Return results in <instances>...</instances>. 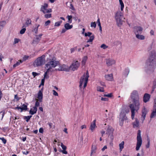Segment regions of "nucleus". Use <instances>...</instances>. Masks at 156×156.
Here are the masks:
<instances>
[{"mask_svg": "<svg viewBox=\"0 0 156 156\" xmlns=\"http://www.w3.org/2000/svg\"><path fill=\"white\" fill-rule=\"evenodd\" d=\"M58 62L52 59L51 60L48 61L45 64V68L47 70L44 75V78L41 80L40 85L43 86L45 79H48L49 77L48 73L49 72H52L55 71L54 68L57 66Z\"/></svg>", "mask_w": 156, "mask_h": 156, "instance_id": "nucleus-1", "label": "nucleus"}, {"mask_svg": "<svg viewBox=\"0 0 156 156\" xmlns=\"http://www.w3.org/2000/svg\"><path fill=\"white\" fill-rule=\"evenodd\" d=\"M156 65V52L153 50L150 52V56L145 64V67L147 72L148 70L153 71Z\"/></svg>", "mask_w": 156, "mask_h": 156, "instance_id": "nucleus-2", "label": "nucleus"}, {"mask_svg": "<svg viewBox=\"0 0 156 156\" xmlns=\"http://www.w3.org/2000/svg\"><path fill=\"white\" fill-rule=\"evenodd\" d=\"M133 103L129 105L131 112V118L132 119L134 118L135 112H137L140 108V101H133Z\"/></svg>", "mask_w": 156, "mask_h": 156, "instance_id": "nucleus-3", "label": "nucleus"}, {"mask_svg": "<svg viewBox=\"0 0 156 156\" xmlns=\"http://www.w3.org/2000/svg\"><path fill=\"white\" fill-rule=\"evenodd\" d=\"M129 110L128 108H123L121 112L119 115V125L122 126L123 125L124 120L127 119V118L126 116V114L129 112Z\"/></svg>", "mask_w": 156, "mask_h": 156, "instance_id": "nucleus-4", "label": "nucleus"}, {"mask_svg": "<svg viewBox=\"0 0 156 156\" xmlns=\"http://www.w3.org/2000/svg\"><path fill=\"white\" fill-rule=\"evenodd\" d=\"M46 62L45 56L43 55L37 58L34 61L33 65L34 67H38L43 65Z\"/></svg>", "mask_w": 156, "mask_h": 156, "instance_id": "nucleus-5", "label": "nucleus"}, {"mask_svg": "<svg viewBox=\"0 0 156 156\" xmlns=\"http://www.w3.org/2000/svg\"><path fill=\"white\" fill-rule=\"evenodd\" d=\"M89 77V74L87 71L86 73H84L83 76L80 78V88L82 87L83 84L84 88L86 87Z\"/></svg>", "mask_w": 156, "mask_h": 156, "instance_id": "nucleus-6", "label": "nucleus"}, {"mask_svg": "<svg viewBox=\"0 0 156 156\" xmlns=\"http://www.w3.org/2000/svg\"><path fill=\"white\" fill-rule=\"evenodd\" d=\"M123 17V15L122 12L119 10L115 14V18L118 26H121L122 25L123 21L122 19Z\"/></svg>", "mask_w": 156, "mask_h": 156, "instance_id": "nucleus-7", "label": "nucleus"}, {"mask_svg": "<svg viewBox=\"0 0 156 156\" xmlns=\"http://www.w3.org/2000/svg\"><path fill=\"white\" fill-rule=\"evenodd\" d=\"M141 132L140 130H139L138 131L137 135V143L136 148V151L139 150L142 143V140L141 136Z\"/></svg>", "mask_w": 156, "mask_h": 156, "instance_id": "nucleus-8", "label": "nucleus"}, {"mask_svg": "<svg viewBox=\"0 0 156 156\" xmlns=\"http://www.w3.org/2000/svg\"><path fill=\"white\" fill-rule=\"evenodd\" d=\"M48 4L44 3L43 5H42L41 7L40 11L43 12L44 14L51 13L52 12V10L51 9H48Z\"/></svg>", "mask_w": 156, "mask_h": 156, "instance_id": "nucleus-9", "label": "nucleus"}, {"mask_svg": "<svg viewBox=\"0 0 156 156\" xmlns=\"http://www.w3.org/2000/svg\"><path fill=\"white\" fill-rule=\"evenodd\" d=\"M37 98V99H36V101L35 106H34L36 107L37 108L39 105H40V103L38 101L40 102H42V101L43 94L41 90H39L38 93Z\"/></svg>", "mask_w": 156, "mask_h": 156, "instance_id": "nucleus-10", "label": "nucleus"}, {"mask_svg": "<svg viewBox=\"0 0 156 156\" xmlns=\"http://www.w3.org/2000/svg\"><path fill=\"white\" fill-rule=\"evenodd\" d=\"M114 131V129L112 126H108L106 130V134L108 135V136L112 142L114 138L113 135Z\"/></svg>", "mask_w": 156, "mask_h": 156, "instance_id": "nucleus-11", "label": "nucleus"}, {"mask_svg": "<svg viewBox=\"0 0 156 156\" xmlns=\"http://www.w3.org/2000/svg\"><path fill=\"white\" fill-rule=\"evenodd\" d=\"M80 66V63L77 61H74L69 66L70 70L74 71L77 70Z\"/></svg>", "mask_w": 156, "mask_h": 156, "instance_id": "nucleus-12", "label": "nucleus"}, {"mask_svg": "<svg viewBox=\"0 0 156 156\" xmlns=\"http://www.w3.org/2000/svg\"><path fill=\"white\" fill-rule=\"evenodd\" d=\"M130 97L132 101H140L139 97L136 90H133L131 93Z\"/></svg>", "mask_w": 156, "mask_h": 156, "instance_id": "nucleus-13", "label": "nucleus"}, {"mask_svg": "<svg viewBox=\"0 0 156 156\" xmlns=\"http://www.w3.org/2000/svg\"><path fill=\"white\" fill-rule=\"evenodd\" d=\"M55 70H56L69 72L70 71V68L69 67L68 65L63 64L60 66L58 69H56Z\"/></svg>", "mask_w": 156, "mask_h": 156, "instance_id": "nucleus-14", "label": "nucleus"}, {"mask_svg": "<svg viewBox=\"0 0 156 156\" xmlns=\"http://www.w3.org/2000/svg\"><path fill=\"white\" fill-rule=\"evenodd\" d=\"M106 64L107 66H111L112 65H114L115 63V61L111 58H109L106 59Z\"/></svg>", "mask_w": 156, "mask_h": 156, "instance_id": "nucleus-15", "label": "nucleus"}, {"mask_svg": "<svg viewBox=\"0 0 156 156\" xmlns=\"http://www.w3.org/2000/svg\"><path fill=\"white\" fill-rule=\"evenodd\" d=\"M143 30V28L140 27H136L134 28V32L136 35L141 34Z\"/></svg>", "mask_w": 156, "mask_h": 156, "instance_id": "nucleus-16", "label": "nucleus"}, {"mask_svg": "<svg viewBox=\"0 0 156 156\" xmlns=\"http://www.w3.org/2000/svg\"><path fill=\"white\" fill-rule=\"evenodd\" d=\"M97 127L96 125V120H94L90 124V126L89 129L93 132L95 129Z\"/></svg>", "mask_w": 156, "mask_h": 156, "instance_id": "nucleus-17", "label": "nucleus"}, {"mask_svg": "<svg viewBox=\"0 0 156 156\" xmlns=\"http://www.w3.org/2000/svg\"><path fill=\"white\" fill-rule=\"evenodd\" d=\"M147 112V110L144 107L142 111V117H141V120L143 121L144 120L146 115Z\"/></svg>", "mask_w": 156, "mask_h": 156, "instance_id": "nucleus-18", "label": "nucleus"}, {"mask_svg": "<svg viewBox=\"0 0 156 156\" xmlns=\"http://www.w3.org/2000/svg\"><path fill=\"white\" fill-rule=\"evenodd\" d=\"M147 112V110L144 107L142 111V117H141V120L143 121L144 120L146 115Z\"/></svg>", "mask_w": 156, "mask_h": 156, "instance_id": "nucleus-19", "label": "nucleus"}, {"mask_svg": "<svg viewBox=\"0 0 156 156\" xmlns=\"http://www.w3.org/2000/svg\"><path fill=\"white\" fill-rule=\"evenodd\" d=\"M150 95L149 94L145 93L143 97V101L144 102L146 103L149 101L150 98Z\"/></svg>", "mask_w": 156, "mask_h": 156, "instance_id": "nucleus-20", "label": "nucleus"}, {"mask_svg": "<svg viewBox=\"0 0 156 156\" xmlns=\"http://www.w3.org/2000/svg\"><path fill=\"white\" fill-rule=\"evenodd\" d=\"M97 145L95 144H93L91 147V153L90 154V156L92 154L96 152V151L97 150Z\"/></svg>", "mask_w": 156, "mask_h": 156, "instance_id": "nucleus-21", "label": "nucleus"}, {"mask_svg": "<svg viewBox=\"0 0 156 156\" xmlns=\"http://www.w3.org/2000/svg\"><path fill=\"white\" fill-rule=\"evenodd\" d=\"M105 78L106 80L108 81H112L113 80V75L112 74L105 75Z\"/></svg>", "mask_w": 156, "mask_h": 156, "instance_id": "nucleus-22", "label": "nucleus"}, {"mask_svg": "<svg viewBox=\"0 0 156 156\" xmlns=\"http://www.w3.org/2000/svg\"><path fill=\"white\" fill-rule=\"evenodd\" d=\"M37 111V108L36 107H34L33 108V109L31 108L29 111L30 114L33 115L36 113Z\"/></svg>", "mask_w": 156, "mask_h": 156, "instance_id": "nucleus-23", "label": "nucleus"}, {"mask_svg": "<svg viewBox=\"0 0 156 156\" xmlns=\"http://www.w3.org/2000/svg\"><path fill=\"white\" fill-rule=\"evenodd\" d=\"M156 116V106H154L153 110V112H152L151 115V118H153Z\"/></svg>", "mask_w": 156, "mask_h": 156, "instance_id": "nucleus-24", "label": "nucleus"}, {"mask_svg": "<svg viewBox=\"0 0 156 156\" xmlns=\"http://www.w3.org/2000/svg\"><path fill=\"white\" fill-rule=\"evenodd\" d=\"M136 37L137 39L140 40H144L145 38L144 36L140 34L136 35Z\"/></svg>", "mask_w": 156, "mask_h": 156, "instance_id": "nucleus-25", "label": "nucleus"}, {"mask_svg": "<svg viewBox=\"0 0 156 156\" xmlns=\"http://www.w3.org/2000/svg\"><path fill=\"white\" fill-rule=\"evenodd\" d=\"M73 27V25H70L69 23H66L64 25V27L67 30L71 29Z\"/></svg>", "mask_w": 156, "mask_h": 156, "instance_id": "nucleus-26", "label": "nucleus"}, {"mask_svg": "<svg viewBox=\"0 0 156 156\" xmlns=\"http://www.w3.org/2000/svg\"><path fill=\"white\" fill-rule=\"evenodd\" d=\"M133 125L134 128H136L139 126V121L137 119H136L135 122L133 123Z\"/></svg>", "mask_w": 156, "mask_h": 156, "instance_id": "nucleus-27", "label": "nucleus"}, {"mask_svg": "<svg viewBox=\"0 0 156 156\" xmlns=\"http://www.w3.org/2000/svg\"><path fill=\"white\" fill-rule=\"evenodd\" d=\"M16 108L18 109V110L20 109L21 110V112H22L23 110H26L27 109V106L26 105H25L24 104H23L22 105V107H17Z\"/></svg>", "mask_w": 156, "mask_h": 156, "instance_id": "nucleus-28", "label": "nucleus"}, {"mask_svg": "<svg viewBox=\"0 0 156 156\" xmlns=\"http://www.w3.org/2000/svg\"><path fill=\"white\" fill-rule=\"evenodd\" d=\"M156 88V79L154 80L153 82V85L152 87V91L151 93H152L154 90Z\"/></svg>", "mask_w": 156, "mask_h": 156, "instance_id": "nucleus-29", "label": "nucleus"}, {"mask_svg": "<svg viewBox=\"0 0 156 156\" xmlns=\"http://www.w3.org/2000/svg\"><path fill=\"white\" fill-rule=\"evenodd\" d=\"M94 38V35H92L90 37V38L87 41V42H91Z\"/></svg>", "mask_w": 156, "mask_h": 156, "instance_id": "nucleus-30", "label": "nucleus"}, {"mask_svg": "<svg viewBox=\"0 0 156 156\" xmlns=\"http://www.w3.org/2000/svg\"><path fill=\"white\" fill-rule=\"evenodd\" d=\"M120 4L121 5V10L122 11L124 7V4L122 0H119Z\"/></svg>", "mask_w": 156, "mask_h": 156, "instance_id": "nucleus-31", "label": "nucleus"}, {"mask_svg": "<svg viewBox=\"0 0 156 156\" xmlns=\"http://www.w3.org/2000/svg\"><path fill=\"white\" fill-rule=\"evenodd\" d=\"M124 142L122 141L119 144V150L120 151H121L124 148Z\"/></svg>", "mask_w": 156, "mask_h": 156, "instance_id": "nucleus-32", "label": "nucleus"}, {"mask_svg": "<svg viewBox=\"0 0 156 156\" xmlns=\"http://www.w3.org/2000/svg\"><path fill=\"white\" fill-rule=\"evenodd\" d=\"M23 61L22 60H19L17 62L16 64H14L13 65V67L15 68L16 66H19L20 65V63L23 62Z\"/></svg>", "mask_w": 156, "mask_h": 156, "instance_id": "nucleus-33", "label": "nucleus"}, {"mask_svg": "<svg viewBox=\"0 0 156 156\" xmlns=\"http://www.w3.org/2000/svg\"><path fill=\"white\" fill-rule=\"evenodd\" d=\"M25 24L27 26L31 24V20L29 18H27Z\"/></svg>", "mask_w": 156, "mask_h": 156, "instance_id": "nucleus-34", "label": "nucleus"}, {"mask_svg": "<svg viewBox=\"0 0 156 156\" xmlns=\"http://www.w3.org/2000/svg\"><path fill=\"white\" fill-rule=\"evenodd\" d=\"M129 69H125L123 73L124 75L125 76H127L129 73Z\"/></svg>", "mask_w": 156, "mask_h": 156, "instance_id": "nucleus-35", "label": "nucleus"}, {"mask_svg": "<svg viewBox=\"0 0 156 156\" xmlns=\"http://www.w3.org/2000/svg\"><path fill=\"white\" fill-rule=\"evenodd\" d=\"M87 59V56H84L82 59V64L84 65L86 62Z\"/></svg>", "mask_w": 156, "mask_h": 156, "instance_id": "nucleus-36", "label": "nucleus"}, {"mask_svg": "<svg viewBox=\"0 0 156 156\" xmlns=\"http://www.w3.org/2000/svg\"><path fill=\"white\" fill-rule=\"evenodd\" d=\"M44 17L45 18L48 19L51 17V14L50 13L44 14Z\"/></svg>", "mask_w": 156, "mask_h": 156, "instance_id": "nucleus-37", "label": "nucleus"}, {"mask_svg": "<svg viewBox=\"0 0 156 156\" xmlns=\"http://www.w3.org/2000/svg\"><path fill=\"white\" fill-rule=\"evenodd\" d=\"M97 90L98 91L101 92H103L104 91V88L103 87H101L100 86L97 87Z\"/></svg>", "mask_w": 156, "mask_h": 156, "instance_id": "nucleus-38", "label": "nucleus"}, {"mask_svg": "<svg viewBox=\"0 0 156 156\" xmlns=\"http://www.w3.org/2000/svg\"><path fill=\"white\" fill-rule=\"evenodd\" d=\"M67 18L68 19V22L69 23H71L72 22V16H67Z\"/></svg>", "mask_w": 156, "mask_h": 156, "instance_id": "nucleus-39", "label": "nucleus"}, {"mask_svg": "<svg viewBox=\"0 0 156 156\" xmlns=\"http://www.w3.org/2000/svg\"><path fill=\"white\" fill-rule=\"evenodd\" d=\"M40 26V25L38 24L37 25H36V27L33 30V32H35L36 34H37L38 31V28Z\"/></svg>", "mask_w": 156, "mask_h": 156, "instance_id": "nucleus-40", "label": "nucleus"}, {"mask_svg": "<svg viewBox=\"0 0 156 156\" xmlns=\"http://www.w3.org/2000/svg\"><path fill=\"white\" fill-rule=\"evenodd\" d=\"M62 21H60L58 22L55 23V27L59 26L60 25V24L62 23Z\"/></svg>", "mask_w": 156, "mask_h": 156, "instance_id": "nucleus-41", "label": "nucleus"}, {"mask_svg": "<svg viewBox=\"0 0 156 156\" xmlns=\"http://www.w3.org/2000/svg\"><path fill=\"white\" fill-rule=\"evenodd\" d=\"M5 114V112L4 111H1L0 112V115H2V117L1 119V120H2L3 119V118L4 116V115Z\"/></svg>", "mask_w": 156, "mask_h": 156, "instance_id": "nucleus-42", "label": "nucleus"}, {"mask_svg": "<svg viewBox=\"0 0 156 156\" xmlns=\"http://www.w3.org/2000/svg\"><path fill=\"white\" fill-rule=\"evenodd\" d=\"M32 117L31 115H29L24 117V119H26V121L28 122L30 118Z\"/></svg>", "mask_w": 156, "mask_h": 156, "instance_id": "nucleus-43", "label": "nucleus"}, {"mask_svg": "<svg viewBox=\"0 0 156 156\" xmlns=\"http://www.w3.org/2000/svg\"><path fill=\"white\" fill-rule=\"evenodd\" d=\"M5 21H3L0 22V26L2 27V28L5 26Z\"/></svg>", "mask_w": 156, "mask_h": 156, "instance_id": "nucleus-44", "label": "nucleus"}, {"mask_svg": "<svg viewBox=\"0 0 156 156\" xmlns=\"http://www.w3.org/2000/svg\"><path fill=\"white\" fill-rule=\"evenodd\" d=\"M92 35V33L90 32H88L87 33H84V35L85 37H90Z\"/></svg>", "mask_w": 156, "mask_h": 156, "instance_id": "nucleus-45", "label": "nucleus"}, {"mask_svg": "<svg viewBox=\"0 0 156 156\" xmlns=\"http://www.w3.org/2000/svg\"><path fill=\"white\" fill-rule=\"evenodd\" d=\"M29 58V56L27 55H24L23 58V60H22L23 62L24 61H25L26 60H27Z\"/></svg>", "mask_w": 156, "mask_h": 156, "instance_id": "nucleus-46", "label": "nucleus"}, {"mask_svg": "<svg viewBox=\"0 0 156 156\" xmlns=\"http://www.w3.org/2000/svg\"><path fill=\"white\" fill-rule=\"evenodd\" d=\"M26 30V29L25 28H23L20 30V33L22 34H23L25 32Z\"/></svg>", "mask_w": 156, "mask_h": 156, "instance_id": "nucleus-47", "label": "nucleus"}, {"mask_svg": "<svg viewBox=\"0 0 156 156\" xmlns=\"http://www.w3.org/2000/svg\"><path fill=\"white\" fill-rule=\"evenodd\" d=\"M101 48H103V49H105L108 48V46L105 44H103L101 45Z\"/></svg>", "mask_w": 156, "mask_h": 156, "instance_id": "nucleus-48", "label": "nucleus"}, {"mask_svg": "<svg viewBox=\"0 0 156 156\" xmlns=\"http://www.w3.org/2000/svg\"><path fill=\"white\" fill-rule=\"evenodd\" d=\"M96 24L95 22H91L90 24V26L91 27H94L95 28L96 27Z\"/></svg>", "mask_w": 156, "mask_h": 156, "instance_id": "nucleus-49", "label": "nucleus"}, {"mask_svg": "<svg viewBox=\"0 0 156 156\" xmlns=\"http://www.w3.org/2000/svg\"><path fill=\"white\" fill-rule=\"evenodd\" d=\"M51 23V21L50 20H48L46 21L44 24V25L45 26H47L48 25H49Z\"/></svg>", "mask_w": 156, "mask_h": 156, "instance_id": "nucleus-50", "label": "nucleus"}, {"mask_svg": "<svg viewBox=\"0 0 156 156\" xmlns=\"http://www.w3.org/2000/svg\"><path fill=\"white\" fill-rule=\"evenodd\" d=\"M61 146L63 150H66V146L64 145L62 143H61Z\"/></svg>", "mask_w": 156, "mask_h": 156, "instance_id": "nucleus-51", "label": "nucleus"}, {"mask_svg": "<svg viewBox=\"0 0 156 156\" xmlns=\"http://www.w3.org/2000/svg\"><path fill=\"white\" fill-rule=\"evenodd\" d=\"M0 139L1 140L4 144H5L6 142V140L4 137L0 138Z\"/></svg>", "mask_w": 156, "mask_h": 156, "instance_id": "nucleus-52", "label": "nucleus"}, {"mask_svg": "<svg viewBox=\"0 0 156 156\" xmlns=\"http://www.w3.org/2000/svg\"><path fill=\"white\" fill-rule=\"evenodd\" d=\"M147 140L148 141V143H147V145L146 146V147L147 148H148L149 147V145H150V140L149 138H148L147 139Z\"/></svg>", "mask_w": 156, "mask_h": 156, "instance_id": "nucleus-53", "label": "nucleus"}, {"mask_svg": "<svg viewBox=\"0 0 156 156\" xmlns=\"http://www.w3.org/2000/svg\"><path fill=\"white\" fill-rule=\"evenodd\" d=\"M32 74L33 76L34 77L38 75L39 74L35 72H33L32 73Z\"/></svg>", "mask_w": 156, "mask_h": 156, "instance_id": "nucleus-54", "label": "nucleus"}, {"mask_svg": "<svg viewBox=\"0 0 156 156\" xmlns=\"http://www.w3.org/2000/svg\"><path fill=\"white\" fill-rule=\"evenodd\" d=\"M112 96V94L111 93H110L109 94H105L104 95V97H111Z\"/></svg>", "mask_w": 156, "mask_h": 156, "instance_id": "nucleus-55", "label": "nucleus"}, {"mask_svg": "<svg viewBox=\"0 0 156 156\" xmlns=\"http://www.w3.org/2000/svg\"><path fill=\"white\" fill-rule=\"evenodd\" d=\"M19 41H20L19 39H18L17 38H15L14 44H16L18 43L19 42Z\"/></svg>", "mask_w": 156, "mask_h": 156, "instance_id": "nucleus-56", "label": "nucleus"}, {"mask_svg": "<svg viewBox=\"0 0 156 156\" xmlns=\"http://www.w3.org/2000/svg\"><path fill=\"white\" fill-rule=\"evenodd\" d=\"M52 91L53 92V94L55 96H58V93L55 90H53Z\"/></svg>", "mask_w": 156, "mask_h": 156, "instance_id": "nucleus-57", "label": "nucleus"}, {"mask_svg": "<svg viewBox=\"0 0 156 156\" xmlns=\"http://www.w3.org/2000/svg\"><path fill=\"white\" fill-rule=\"evenodd\" d=\"M40 40V39L38 37H37L35 40L33 41V43H34L35 42H38Z\"/></svg>", "mask_w": 156, "mask_h": 156, "instance_id": "nucleus-58", "label": "nucleus"}, {"mask_svg": "<svg viewBox=\"0 0 156 156\" xmlns=\"http://www.w3.org/2000/svg\"><path fill=\"white\" fill-rule=\"evenodd\" d=\"M97 23H98V26L99 27H100V26H101V23H100V19L99 18H98L97 20Z\"/></svg>", "mask_w": 156, "mask_h": 156, "instance_id": "nucleus-59", "label": "nucleus"}, {"mask_svg": "<svg viewBox=\"0 0 156 156\" xmlns=\"http://www.w3.org/2000/svg\"><path fill=\"white\" fill-rule=\"evenodd\" d=\"M70 8L73 10H75L74 8L73 7V5L71 3L70 4Z\"/></svg>", "mask_w": 156, "mask_h": 156, "instance_id": "nucleus-60", "label": "nucleus"}, {"mask_svg": "<svg viewBox=\"0 0 156 156\" xmlns=\"http://www.w3.org/2000/svg\"><path fill=\"white\" fill-rule=\"evenodd\" d=\"M80 127L81 129H86L87 128V126L86 125H84L81 126Z\"/></svg>", "mask_w": 156, "mask_h": 156, "instance_id": "nucleus-61", "label": "nucleus"}, {"mask_svg": "<svg viewBox=\"0 0 156 156\" xmlns=\"http://www.w3.org/2000/svg\"><path fill=\"white\" fill-rule=\"evenodd\" d=\"M76 47L75 48H71L70 49L71 53H72L73 52H74L75 51V50L76 49Z\"/></svg>", "mask_w": 156, "mask_h": 156, "instance_id": "nucleus-62", "label": "nucleus"}, {"mask_svg": "<svg viewBox=\"0 0 156 156\" xmlns=\"http://www.w3.org/2000/svg\"><path fill=\"white\" fill-rule=\"evenodd\" d=\"M108 100V98H101V101H107Z\"/></svg>", "mask_w": 156, "mask_h": 156, "instance_id": "nucleus-63", "label": "nucleus"}, {"mask_svg": "<svg viewBox=\"0 0 156 156\" xmlns=\"http://www.w3.org/2000/svg\"><path fill=\"white\" fill-rule=\"evenodd\" d=\"M150 34L151 35H154V31L152 30H151L150 32Z\"/></svg>", "mask_w": 156, "mask_h": 156, "instance_id": "nucleus-64", "label": "nucleus"}]
</instances>
